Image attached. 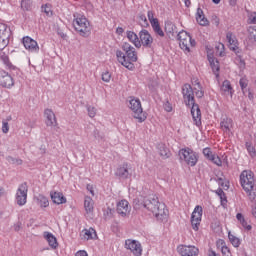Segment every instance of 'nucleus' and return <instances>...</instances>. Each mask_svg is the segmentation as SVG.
I'll return each mask as SVG.
<instances>
[{
  "instance_id": "obj_1",
  "label": "nucleus",
  "mask_w": 256,
  "mask_h": 256,
  "mask_svg": "<svg viewBox=\"0 0 256 256\" xmlns=\"http://www.w3.org/2000/svg\"><path fill=\"white\" fill-rule=\"evenodd\" d=\"M182 95L185 105H187V107L192 106L191 115L197 127H199V125H201V109L199 108V104L195 103V91L193 90V87H191V84L183 85Z\"/></svg>"
},
{
  "instance_id": "obj_2",
  "label": "nucleus",
  "mask_w": 256,
  "mask_h": 256,
  "mask_svg": "<svg viewBox=\"0 0 256 256\" xmlns=\"http://www.w3.org/2000/svg\"><path fill=\"white\" fill-rule=\"evenodd\" d=\"M143 207L148 211L153 213L154 217L158 221H167V217H169V210H167V206L165 204L159 202V198L150 197L144 200Z\"/></svg>"
},
{
  "instance_id": "obj_3",
  "label": "nucleus",
  "mask_w": 256,
  "mask_h": 256,
  "mask_svg": "<svg viewBox=\"0 0 256 256\" xmlns=\"http://www.w3.org/2000/svg\"><path fill=\"white\" fill-rule=\"evenodd\" d=\"M122 50L124 53L121 50L116 51L117 60L123 67H126V69H133V63H137V51L135 50V47L131 46L128 42H125L122 45Z\"/></svg>"
},
{
  "instance_id": "obj_4",
  "label": "nucleus",
  "mask_w": 256,
  "mask_h": 256,
  "mask_svg": "<svg viewBox=\"0 0 256 256\" xmlns=\"http://www.w3.org/2000/svg\"><path fill=\"white\" fill-rule=\"evenodd\" d=\"M75 19L73 20V27L77 33H79L80 37H89L91 35V26L89 24V20L86 19L83 15H75Z\"/></svg>"
},
{
  "instance_id": "obj_5",
  "label": "nucleus",
  "mask_w": 256,
  "mask_h": 256,
  "mask_svg": "<svg viewBox=\"0 0 256 256\" xmlns=\"http://www.w3.org/2000/svg\"><path fill=\"white\" fill-rule=\"evenodd\" d=\"M177 39L179 41L180 48L183 51H186V53H191V47H195V45H197V42L191 37V34L184 30L177 34Z\"/></svg>"
},
{
  "instance_id": "obj_6",
  "label": "nucleus",
  "mask_w": 256,
  "mask_h": 256,
  "mask_svg": "<svg viewBox=\"0 0 256 256\" xmlns=\"http://www.w3.org/2000/svg\"><path fill=\"white\" fill-rule=\"evenodd\" d=\"M240 183L246 193L255 187V174L251 170H244L240 174Z\"/></svg>"
},
{
  "instance_id": "obj_7",
  "label": "nucleus",
  "mask_w": 256,
  "mask_h": 256,
  "mask_svg": "<svg viewBox=\"0 0 256 256\" xmlns=\"http://www.w3.org/2000/svg\"><path fill=\"white\" fill-rule=\"evenodd\" d=\"M128 107L133 111L134 119H138L139 123H143L147 119V116L143 113V107H141V100L139 98L130 97Z\"/></svg>"
},
{
  "instance_id": "obj_8",
  "label": "nucleus",
  "mask_w": 256,
  "mask_h": 256,
  "mask_svg": "<svg viewBox=\"0 0 256 256\" xmlns=\"http://www.w3.org/2000/svg\"><path fill=\"white\" fill-rule=\"evenodd\" d=\"M179 157L181 161H184L186 165H189L190 167H195V165H197V161H199L197 153L191 150V148H182L179 151Z\"/></svg>"
},
{
  "instance_id": "obj_9",
  "label": "nucleus",
  "mask_w": 256,
  "mask_h": 256,
  "mask_svg": "<svg viewBox=\"0 0 256 256\" xmlns=\"http://www.w3.org/2000/svg\"><path fill=\"white\" fill-rule=\"evenodd\" d=\"M116 177L120 179V181H125L127 179H131L133 176V170L131 169V164L123 163L122 165L118 166L115 171Z\"/></svg>"
},
{
  "instance_id": "obj_10",
  "label": "nucleus",
  "mask_w": 256,
  "mask_h": 256,
  "mask_svg": "<svg viewBox=\"0 0 256 256\" xmlns=\"http://www.w3.org/2000/svg\"><path fill=\"white\" fill-rule=\"evenodd\" d=\"M226 39L229 43L230 51H234L235 55L241 59V57H243V50L239 48V41L237 40V36H235L233 32H227Z\"/></svg>"
},
{
  "instance_id": "obj_11",
  "label": "nucleus",
  "mask_w": 256,
  "mask_h": 256,
  "mask_svg": "<svg viewBox=\"0 0 256 256\" xmlns=\"http://www.w3.org/2000/svg\"><path fill=\"white\" fill-rule=\"evenodd\" d=\"M11 39V29L7 25L0 23V51H3L9 45Z\"/></svg>"
},
{
  "instance_id": "obj_12",
  "label": "nucleus",
  "mask_w": 256,
  "mask_h": 256,
  "mask_svg": "<svg viewBox=\"0 0 256 256\" xmlns=\"http://www.w3.org/2000/svg\"><path fill=\"white\" fill-rule=\"evenodd\" d=\"M29 191V186H27V182L22 183L16 192V202L17 205L23 207L25 203H27V193Z\"/></svg>"
},
{
  "instance_id": "obj_13",
  "label": "nucleus",
  "mask_w": 256,
  "mask_h": 256,
  "mask_svg": "<svg viewBox=\"0 0 256 256\" xmlns=\"http://www.w3.org/2000/svg\"><path fill=\"white\" fill-rule=\"evenodd\" d=\"M139 42L140 47H145L146 49H151L153 47V36L148 30L143 29L139 32Z\"/></svg>"
},
{
  "instance_id": "obj_14",
  "label": "nucleus",
  "mask_w": 256,
  "mask_h": 256,
  "mask_svg": "<svg viewBox=\"0 0 256 256\" xmlns=\"http://www.w3.org/2000/svg\"><path fill=\"white\" fill-rule=\"evenodd\" d=\"M201 217H203V207L196 206L191 216V225L194 231H199V225H201Z\"/></svg>"
},
{
  "instance_id": "obj_15",
  "label": "nucleus",
  "mask_w": 256,
  "mask_h": 256,
  "mask_svg": "<svg viewBox=\"0 0 256 256\" xmlns=\"http://www.w3.org/2000/svg\"><path fill=\"white\" fill-rule=\"evenodd\" d=\"M22 43L25 49H27V51H30V53H39V44H37V41L33 40L31 37H24L22 39Z\"/></svg>"
},
{
  "instance_id": "obj_16",
  "label": "nucleus",
  "mask_w": 256,
  "mask_h": 256,
  "mask_svg": "<svg viewBox=\"0 0 256 256\" xmlns=\"http://www.w3.org/2000/svg\"><path fill=\"white\" fill-rule=\"evenodd\" d=\"M178 253H180L181 256H198L199 248L195 246L180 245L178 246Z\"/></svg>"
},
{
  "instance_id": "obj_17",
  "label": "nucleus",
  "mask_w": 256,
  "mask_h": 256,
  "mask_svg": "<svg viewBox=\"0 0 256 256\" xmlns=\"http://www.w3.org/2000/svg\"><path fill=\"white\" fill-rule=\"evenodd\" d=\"M125 245L126 249H129L135 256H141V253H143V249H141V244L138 241L126 240Z\"/></svg>"
},
{
  "instance_id": "obj_18",
  "label": "nucleus",
  "mask_w": 256,
  "mask_h": 256,
  "mask_svg": "<svg viewBox=\"0 0 256 256\" xmlns=\"http://www.w3.org/2000/svg\"><path fill=\"white\" fill-rule=\"evenodd\" d=\"M44 116L46 117V126L47 127H57L59 123L57 122V116L53 110L47 108L44 110Z\"/></svg>"
},
{
  "instance_id": "obj_19",
  "label": "nucleus",
  "mask_w": 256,
  "mask_h": 256,
  "mask_svg": "<svg viewBox=\"0 0 256 256\" xmlns=\"http://www.w3.org/2000/svg\"><path fill=\"white\" fill-rule=\"evenodd\" d=\"M0 85L2 87H13V77L5 71H0Z\"/></svg>"
},
{
  "instance_id": "obj_20",
  "label": "nucleus",
  "mask_w": 256,
  "mask_h": 256,
  "mask_svg": "<svg viewBox=\"0 0 256 256\" xmlns=\"http://www.w3.org/2000/svg\"><path fill=\"white\" fill-rule=\"evenodd\" d=\"M116 211L122 217H127L129 215V202L127 200L118 202Z\"/></svg>"
},
{
  "instance_id": "obj_21",
  "label": "nucleus",
  "mask_w": 256,
  "mask_h": 256,
  "mask_svg": "<svg viewBox=\"0 0 256 256\" xmlns=\"http://www.w3.org/2000/svg\"><path fill=\"white\" fill-rule=\"evenodd\" d=\"M220 128L224 133H231V129H233V119L228 117L222 118Z\"/></svg>"
},
{
  "instance_id": "obj_22",
  "label": "nucleus",
  "mask_w": 256,
  "mask_h": 256,
  "mask_svg": "<svg viewBox=\"0 0 256 256\" xmlns=\"http://www.w3.org/2000/svg\"><path fill=\"white\" fill-rule=\"evenodd\" d=\"M50 197L56 205H63V203H67V198L63 196L61 192H50Z\"/></svg>"
},
{
  "instance_id": "obj_23",
  "label": "nucleus",
  "mask_w": 256,
  "mask_h": 256,
  "mask_svg": "<svg viewBox=\"0 0 256 256\" xmlns=\"http://www.w3.org/2000/svg\"><path fill=\"white\" fill-rule=\"evenodd\" d=\"M126 35L127 39L130 41V43L134 44L136 49H141V42L139 41V36L135 32L127 31Z\"/></svg>"
},
{
  "instance_id": "obj_24",
  "label": "nucleus",
  "mask_w": 256,
  "mask_h": 256,
  "mask_svg": "<svg viewBox=\"0 0 256 256\" xmlns=\"http://www.w3.org/2000/svg\"><path fill=\"white\" fill-rule=\"evenodd\" d=\"M44 239H46L52 249H57V247H59V243H57V238L53 234H51V232H44Z\"/></svg>"
},
{
  "instance_id": "obj_25",
  "label": "nucleus",
  "mask_w": 256,
  "mask_h": 256,
  "mask_svg": "<svg viewBox=\"0 0 256 256\" xmlns=\"http://www.w3.org/2000/svg\"><path fill=\"white\" fill-rule=\"evenodd\" d=\"M196 21L197 23H199V25H202L203 27H205V25H209V20L205 18V14L203 13V10L201 8L197 9Z\"/></svg>"
},
{
  "instance_id": "obj_26",
  "label": "nucleus",
  "mask_w": 256,
  "mask_h": 256,
  "mask_svg": "<svg viewBox=\"0 0 256 256\" xmlns=\"http://www.w3.org/2000/svg\"><path fill=\"white\" fill-rule=\"evenodd\" d=\"M94 205L95 202L93 201V198L86 196L84 199V209L86 213H93V210L95 209Z\"/></svg>"
},
{
  "instance_id": "obj_27",
  "label": "nucleus",
  "mask_w": 256,
  "mask_h": 256,
  "mask_svg": "<svg viewBox=\"0 0 256 256\" xmlns=\"http://www.w3.org/2000/svg\"><path fill=\"white\" fill-rule=\"evenodd\" d=\"M208 61L216 77H219V61L215 57L208 56Z\"/></svg>"
},
{
  "instance_id": "obj_28",
  "label": "nucleus",
  "mask_w": 256,
  "mask_h": 256,
  "mask_svg": "<svg viewBox=\"0 0 256 256\" xmlns=\"http://www.w3.org/2000/svg\"><path fill=\"white\" fill-rule=\"evenodd\" d=\"M221 91L225 95H230L231 97H233V87L231 86V82L229 80H225L222 83Z\"/></svg>"
},
{
  "instance_id": "obj_29",
  "label": "nucleus",
  "mask_w": 256,
  "mask_h": 256,
  "mask_svg": "<svg viewBox=\"0 0 256 256\" xmlns=\"http://www.w3.org/2000/svg\"><path fill=\"white\" fill-rule=\"evenodd\" d=\"M151 26H152V29H153L155 35H158V37H165V32H163V29H161L159 20H153Z\"/></svg>"
},
{
  "instance_id": "obj_30",
  "label": "nucleus",
  "mask_w": 256,
  "mask_h": 256,
  "mask_svg": "<svg viewBox=\"0 0 256 256\" xmlns=\"http://www.w3.org/2000/svg\"><path fill=\"white\" fill-rule=\"evenodd\" d=\"M236 219H237V221H239L240 225H242V227L246 231H251V229H253V227L251 225L247 224V220H245V216H243V214L237 213Z\"/></svg>"
},
{
  "instance_id": "obj_31",
  "label": "nucleus",
  "mask_w": 256,
  "mask_h": 256,
  "mask_svg": "<svg viewBox=\"0 0 256 256\" xmlns=\"http://www.w3.org/2000/svg\"><path fill=\"white\" fill-rule=\"evenodd\" d=\"M165 31L169 37H175V33H177V26L171 22H168L165 24Z\"/></svg>"
},
{
  "instance_id": "obj_32",
  "label": "nucleus",
  "mask_w": 256,
  "mask_h": 256,
  "mask_svg": "<svg viewBox=\"0 0 256 256\" xmlns=\"http://www.w3.org/2000/svg\"><path fill=\"white\" fill-rule=\"evenodd\" d=\"M83 233L84 239H86L87 241H89V239H97V231H95V229L93 228L84 229Z\"/></svg>"
},
{
  "instance_id": "obj_33",
  "label": "nucleus",
  "mask_w": 256,
  "mask_h": 256,
  "mask_svg": "<svg viewBox=\"0 0 256 256\" xmlns=\"http://www.w3.org/2000/svg\"><path fill=\"white\" fill-rule=\"evenodd\" d=\"M0 61H3L4 65L8 67V69H15V66L9 61V56L3 52V50H0Z\"/></svg>"
},
{
  "instance_id": "obj_34",
  "label": "nucleus",
  "mask_w": 256,
  "mask_h": 256,
  "mask_svg": "<svg viewBox=\"0 0 256 256\" xmlns=\"http://www.w3.org/2000/svg\"><path fill=\"white\" fill-rule=\"evenodd\" d=\"M159 155L162 159H169L171 157V151L167 149L164 145L159 147Z\"/></svg>"
},
{
  "instance_id": "obj_35",
  "label": "nucleus",
  "mask_w": 256,
  "mask_h": 256,
  "mask_svg": "<svg viewBox=\"0 0 256 256\" xmlns=\"http://www.w3.org/2000/svg\"><path fill=\"white\" fill-rule=\"evenodd\" d=\"M217 245H221V251H222V255L223 256H232L231 255V250L229 249V247L225 246V241L223 240H219L217 242Z\"/></svg>"
},
{
  "instance_id": "obj_36",
  "label": "nucleus",
  "mask_w": 256,
  "mask_h": 256,
  "mask_svg": "<svg viewBox=\"0 0 256 256\" xmlns=\"http://www.w3.org/2000/svg\"><path fill=\"white\" fill-rule=\"evenodd\" d=\"M216 49V55L219 57H225V44L223 43H218L215 46Z\"/></svg>"
},
{
  "instance_id": "obj_37",
  "label": "nucleus",
  "mask_w": 256,
  "mask_h": 256,
  "mask_svg": "<svg viewBox=\"0 0 256 256\" xmlns=\"http://www.w3.org/2000/svg\"><path fill=\"white\" fill-rule=\"evenodd\" d=\"M239 85L241 87V91L243 93V95H245V93H247V87L249 85V80H247V78H241L239 81Z\"/></svg>"
},
{
  "instance_id": "obj_38",
  "label": "nucleus",
  "mask_w": 256,
  "mask_h": 256,
  "mask_svg": "<svg viewBox=\"0 0 256 256\" xmlns=\"http://www.w3.org/2000/svg\"><path fill=\"white\" fill-rule=\"evenodd\" d=\"M228 238L233 247H239V245H241V240L237 238L235 235L229 233Z\"/></svg>"
},
{
  "instance_id": "obj_39",
  "label": "nucleus",
  "mask_w": 256,
  "mask_h": 256,
  "mask_svg": "<svg viewBox=\"0 0 256 256\" xmlns=\"http://www.w3.org/2000/svg\"><path fill=\"white\" fill-rule=\"evenodd\" d=\"M37 201H38L40 207H49V200L47 199V197H45L43 195H39L37 198Z\"/></svg>"
},
{
  "instance_id": "obj_40",
  "label": "nucleus",
  "mask_w": 256,
  "mask_h": 256,
  "mask_svg": "<svg viewBox=\"0 0 256 256\" xmlns=\"http://www.w3.org/2000/svg\"><path fill=\"white\" fill-rule=\"evenodd\" d=\"M138 18L141 27H147L149 25V21L147 20V16H145V14H139Z\"/></svg>"
},
{
  "instance_id": "obj_41",
  "label": "nucleus",
  "mask_w": 256,
  "mask_h": 256,
  "mask_svg": "<svg viewBox=\"0 0 256 256\" xmlns=\"http://www.w3.org/2000/svg\"><path fill=\"white\" fill-rule=\"evenodd\" d=\"M246 149L251 157H256L255 147L250 142H246Z\"/></svg>"
},
{
  "instance_id": "obj_42",
  "label": "nucleus",
  "mask_w": 256,
  "mask_h": 256,
  "mask_svg": "<svg viewBox=\"0 0 256 256\" xmlns=\"http://www.w3.org/2000/svg\"><path fill=\"white\" fill-rule=\"evenodd\" d=\"M210 161H212V163H214V165H217L218 167H221V165H223V161L221 160V158L215 154H213V156L210 158Z\"/></svg>"
},
{
  "instance_id": "obj_43",
  "label": "nucleus",
  "mask_w": 256,
  "mask_h": 256,
  "mask_svg": "<svg viewBox=\"0 0 256 256\" xmlns=\"http://www.w3.org/2000/svg\"><path fill=\"white\" fill-rule=\"evenodd\" d=\"M246 193L249 197V201H251L252 203H256V190L254 188H252V190H250Z\"/></svg>"
},
{
  "instance_id": "obj_44",
  "label": "nucleus",
  "mask_w": 256,
  "mask_h": 256,
  "mask_svg": "<svg viewBox=\"0 0 256 256\" xmlns=\"http://www.w3.org/2000/svg\"><path fill=\"white\" fill-rule=\"evenodd\" d=\"M32 2L31 0H22L21 1V7L24 9V11H29L31 9Z\"/></svg>"
},
{
  "instance_id": "obj_45",
  "label": "nucleus",
  "mask_w": 256,
  "mask_h": 256,
  "mask_svg": "<svg viewBox=\"0 0 256 256\" xmlns=\"http://www.w3.org/2000/svg\"><path fill=\"white\" fill-rule=\"evenodd\" d=\"M42 11L46 14V15H53V11L51 10V4H45L42 6Z\"/></svg>"
},
{
  "instance_id": "obj_46",
  "label": "nucleus",
  "mask_w": 256,
  "mask_h": 256,
  "mask_svg": "<svg viewBox=\"0 0 256 256\" xmlns=\"http://www.w3.org/2000/svg\"><path fill=\"white\" fill-rule=\"evenodd\" d=\"M217 183L220 185V187H222L223 189H229V182H225V180L223 178H217L216 179Z\"/></svg>"
},
{
  "instance_id": "obj_47",
  "label": "nucleus",
  "mask_w": 256,
  "mask_h": 256,
  "mask_svg": "<svg viewBox=\"0 0 256 256\" xmlns=\"http://www.w3.org/2000/svg\"><path fill=\"white\" fill-rule=\"evenodd\" d=\"M87 111H88L89 117H91V118H93L97 115V108H95L93 106H88Z\"/></svg>"
},
{
  "instance_id": "obj_48",
  "label": "nucleus",
  "mask_w": 256,
  "mask_h": 256,
  "mask_svg": "<svg viewBox=\"0 0 256 256\" xmlns=\"http://www.w3.org/2000/svg\"><path fill=\"white\" fill-rule=\"evenodd\" d=\"M194 91H195V95H196V97H198V99H201L205 95V92L203 91V87L194 88Z\"/></svg>"
},
{
  "instance_id": "obj_49",
  "label": "nucleus",
  "mask_w": 256,
  "mask_h": 256,
  "mask_svg": "<svg viewBox=\"0 0 256 256\" xmlns=\"http://www.w3.org/2000/svg\"><path fill=\"white\" fill-rule=\"evenodd\" d=\"M102 81L105 83H109V81H111V73L109 71L102 73Z\"/></svg>"
},
{
  "instance_id": "obj_50",
  "label": "nucleus",
  "mask_w": 256,
  "mask_h": 256,
  "mask_svg": "<svg viewBox=\"0 0 256 256\" xmlns=\"http://www.w3.org/2000/svg\"><path fill=\"white\" fill-rule=\"evenodd\" d=\"M248 31L250 33V39H254L256 41V26H250Z\"/></svg>"
},
{
  "instance_id": "obj_51",
  "label": "nucleus",
  "mask_w": 256,
  "mask_h": 256,
  "mask_svg": "<svg viewBox=\"0 0 256 256\" xmlns=\"http://www.w3.org/2000/svg\"><path fill=\"white\" fill-rule=\"evenodd\" d=\"M203 155L204 157H206L207 159H209V161L211 160V157L214 155L213 152L211 151L210 148H205L203 150Z\"/></svg>"
},
{
  "instance_id": "obj_52",
  "label": "nucleus",
  "mask_w": 256,
  "mask_h": 256,
  "mask_svg": "<svg viewBox=\"0 0 256 256\" xmlns=\"http://www.w3.org/2000/svg\"><path fill=\"white\" fill-rule=\"evenodd\" d=\"M147 15L151 25H153V21H159V19L155 18V13H153V11H148Z\"/></svg>"
},
{
  "instance_id": "obj_53",
  "label": "nucleus",
  "mask_w": 256,
  "mask_h": 256,
  "mask_svg": "<svg viewBox=\"0 0 256 256\" xmlns=\"http://www.w3.org/2000/svg\"><path fill=\"white\" fill-rule=\"evenodd\" d=\"M248 92V99L250 101H253V99H255V93H253V90H251V88H248L246 93Z\"/></svg>"
},
{
  "instance_id": "obj_54",
  "label": "nucleus",
  "mask_w": 256,
  "mask_h": 256,
  "mask_svg": "<svg viewBox=\"0 0 256 256\" xmlns=\"http://www.w3.org/2000/svg\"><path fill=\"white\" fill-rule=\"evenodd\" d=\"M2 132L3 133H9V123L8 122H3V124H2Z\"/></svg>"
},
{
  "instance_id": "obj_55",
  "label": "nucleus",
  "mask_w": 256,
  "mask_h": 256,
  "mask_svg": "<svg viewBox=\"0 0 256 256\" xmlns=\"http://www.w3.org/2000/svg\"><path fill=\"white\" fill-rule=\"evenodd\" d=\"M164 109L165 111H167L168 113H171V111H173V107L171 106V104L169 102H167L166 104H164Z\"/></svg>"
},
{
  "instance_id": "obj_56",
  "label": "nucleus",
  "mask_w": 256,
  "mask_h": 256,
  "mask_svg": "<svg viewBox=\"0 0 256 256\" xmlns=\"http://www.w3.org/2000/svg\"><path fill=\"white\" fill-rule=\"evenodd\" d=\"M93 135H94L95 139H103V136H101V132H99L98 129L94 130Z\"/></svg>"
},
{
  "instance_id": "obj_57",
  "label": "nucleus",
  "mask_w": 256,
  "mask_h": 256,
  "mask_svg": "<svg viewBox=\"0 0 256 256\" xmlns=\"http://www.w3.org/2000/svg\"><path fill=\"white\" fill-rule=\"evenodd\" d=\"M87 191H89L92 196H95V191L93 190V185L88 184L87 185Z\"/></svg>"
},
{
  "instance_id": "obj_58",
  "label": "nucleus",
  "mask_w": 256,
  "mask_h": 256,
  "mask_svg": "<svg viewBox=\"0 0 256 256\" xmlns=\"http://www.w3.org/2000/svg\"><path fill=\"white\" fill-rule=\"evenodd\" d=\"M75 256H89V255L87 254V251L80 250V251H78V252L76 253Z\"/></svg>"
},
{
  "instance_id": "obj_59",
  "label": "nucleus",
  "mask_w": 256,
  "mask_h": 256,
  "mask_svg": "<svg viewBox=\"0 0 256 256\" xmlns=\"http://www.w3.org/2000/svg\"><path fill=\"white\" fill-rule=\"evenodd\" d=\"M124 29L122 28V27H118L117 29H116V33L118 34V35H122V33H124Z\"/></svg>"
},
{
  "instance_id": "obj_60",
  "label": "nucleus",
  "mask_w": 256,
  "mask_h": 256,
  "mask_svg": "<svg viewBox=\"0 0 256 256\" xmlns=\"http://www.w3.org/2000/svg\"><path fill=\"white\" fill-rule=\"evenodd\" d=\"M192 85H197L198 89H201V82L199 80H195L194 82H192Z\"/></svg>"
},
{
  "instance_id": "obj_61",
  "label": "nucleus",
  "mask_w": 256,
  "mask_h": 256,
  "mask_svg": "<svg viewBox=\"0 0 256 256\" xmlns=\"http://www.w3.org/2000/svg\"><path fill=\"white\" fill-rule=\"evenodd\" d=\"M208 256H220V255L217 254V252H215L214 250H209Z\"/></svg>"
},
{
  "instance_id": "obj_62",
  "label": "nucleus",
  "mask_w": 256,
  "mask_h": 256,
  "mask_svg": "<svg viewBox=\"0 0 256 256\" xmlns=\"http://www.w3.org/2000/svg\"><path fill=\"white\" fill-rule=\"evenodd\" d=\"M21 229V222H18L17 224L14 225V230L19 231Z\"/></svg>"
},
{
  "instance_id": "obj_63",
  "label": "nucleus",
  "mask_w": 256,
  "mask_h": 256,
  "mask_svg": "<svg viewBox=\"0 0 256 256\" xmlns=\"http://www.w3.org/2000/svg\"><path fill=\"white\" fill-rule=\"evenodd\" d=\"M218 197L221 196V195H225V192L223 191V189L219 188L217 191H216Z\"/></svg>"
},
{
  "instance_id": "obj_64",
  "label": "nucleus",
  "mask_w": 256,
  "mask_h": 256,
  "mask_svg": "<svg viewBox=\"0 0 256 256\" xmlns=\"http://www.w3.org/2000/svg\"><path fill=\"white\" fill-rule=\"evenodd\" d=\"M13 163H15L16 165H23V160H21V159H16V160H14Z\"/></svg>"
}]
</instances>
